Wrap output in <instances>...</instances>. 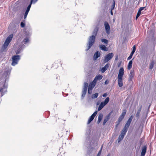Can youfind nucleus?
Listing matches in <instances>:
<instances>
[{
	"mask_svg": "<svg viewBox=\"0 0 156 156\" xmlns=\"http://www.w3.org/2000/svg\"><path fill=\"white\" fill-rule=\"evenodd\" d=\"M98 27H96L93 32V34L94 35H92L90 37L88 43L87 44L88 48L86 50L87 51L89 49L94 43L95 38V36L96 35L98 31Z\"/></svg>",
	"mask_w": 156,
	"mask_h": 156,
	"instance_id": "nucleus-1",
	"label": "nucleus"
},
{
	"mask_svg": "<svg viewBox=\"0 0 156 156\" xmlns=\"http://www.w3.org/2000/svg\"><path fill=\"white\" fill-rule=\"evenodd\" d=\"M124 74V69L123 67H121L119 71L117 77V80L119 87H122L123 85V77Z\"/></svg>",
	"mask_w": 156,
	"mask_h": 156,
	"instance_id": "nucleus-2",
	"label": "nucleus"
},
{
	"mask_svg": "<svg viewBox=\"0 0 156 156\" xmlns=\"http://www.w3.org/2000/svg\"><path fill=\"white\" fill-rule=\"evenodd\" d=\"M13 34H11L7 38L2 46V50H4L7 48L9 43L12 40L13 37Z\"/></svg>",
	"mask_w": 156,
	"mask_h": 156,
	"instance_id": "nucleus-3",
	"label": "nucleus"
},
{
	"mask_svg": "<svg viewBox=\"0 0 156 156\" xmlns=\"http://www.w3.org/2000/svg\"><path fill=\"white\" fill-rule=\"evenodd\" d=\"M20 59V56L19 55H14L12 57V62L11 65L15 66L18 63V62Z\"/></svg>",
	"mask_w": 156,
	"mask_h": 156,
	"instance_id": "nucleus-4",
	"label": "nucleus"
},
{
	"mask_svg": "<svg viewBox=\"0 0 156 156\" xmlns=\"http://www.w3.org/2000/svg\"><path fill=\"white\" fill-rule=\"evenodd\" d=\"M114 56L112 53H109L106 55L104 58V63H106L111 59Z\"/></svg>",
	"mask_w": 156,
	"mask_h": 156,
	"instance_id": "nucleus-5",
	"label": "nucleus"
},
{
	"mask_svg": "<svg viewBox=\"0 0 156 156\" xmlns=\"http://www.w3.org/2000/svg\"><path fill=\"white\" fill-rule=\"evenodd\" d=\"M105 29L107 34H108L110 32V27L108 23L107 22L104 23Z\"/></svg>",
	"mask_w": 156,
	"mask_h": 156,
	"instance_id": "nucleus-6",
	"label": "nucleus"
},
{
	"mask_svg": "<svg viewBox=\"0 0 156 156\" xmlns=\"http://www.w3.org/2000/svg\"><path fill=\"white\" fill-rule=\"evenodd\" d=\"M98 111H95L93 114L90 117L89 119H88L87 124H89L94 119L95 116L97 114Z\"/></svg>",
	"mask_w": 156,
	"mask_h": 156,
	"instance_id": "nucleus-7",
	"label": "nucleus"
},
{
	"mask_svg": "<svg viewBox=\"0 0 156 156\" xmlns=\"http://www.w3.org/2000/svg\"><path fill=\"white\" fill-rule=\"evenodd\" d=\"M126 109H124L123 110L121 115H120L118 121L119 122H121L122 119H123L126 115Z\"/></svg>",
	"mask_w": 156,
	"mask_h": 156,
	"instance_id": "nucleus-8",
	"label": "nucleus"
},
{
	"mask_svg": "<svg viewBox=\"0 0 156 156\" xmlns=\"http://www.w3.org/2000/svg\"><path fill=\"white\" fill-rule=\"evenodd\" d=\"M7 86L5 85V83H4L3 87L0 89V92L2 93V96L3 95L4 93L7 91Z\"/></svg>",
	"mask_w": 156,
	"mask_h": 156,
	"instance_id": "nucleus-9",
	"label": "nucleus"
},
{
	"mask_svg": "<svg viewBox=\"0 0 156 156\" xmlns=\"http://www.w3.org/2000/svg\"><path fill=\"white\" fill-rule=\"evenodd\" d=\"M147 151V147L145 146L143 147L140 156H144Z\"/></svg>",
	"mask_w": 156,
	"mask_h": 156,
	"instance_id": "nucleus-10",
	"label": "nucleus"
},
{
	"mask_svg": "<svg viewBox=\"0 0 156 156\" xmlns=\"http://www.w3.org/2000/svg\"><path fill=\"white\" fill-rule=\"evenodd\" d=\"M128 128L129 127H126L125 126L123 128L121 131V134L125 136L126 133Z\"/></svg>",
	"mask_w": 156,
	"mask_h": 156,
	"instance_id": "nucleus-11",
	"label": "nucleus"
},
{
	"mask_svg": "<svg viewBox=\"0 0 156 156\" xmlns=\"http://www.w3.org/2000/svg\"><path fill=\"white\" fill-rule=\"evenodd\" d=\"M103 78V76L101 75H98L95 77L94 80H93L94 82L96 83L97 81L98 80H101Z\"/></svg>",
	"mask_w": 156,
	"mask_h": 156,
	"instance_id": "nucleus-12",
	"label": "nucleus"
},
{
	"mask_svg": "<svg viewBox=\"0 0 156 156\" xmlns=\"http://www.w3.org/2000/svg\"><path fill=\"white\" fill-rule=\"evenodd\" d=\"M109 65L110 64L108 63L104 67H102L101 69V72L102 73H104L106 70H107L108 68L109 67Z\"/></svg>",
	"mask_w": 156,
	"mask_h": 156,
	"instance_id": "nucleus-13",
	"label": "nucleus"
},
{
	"mask_svg": "<svg viewBox=\"0 0 156 156\" xmlns=\"http://www.w3.org/2000/svg\"><path fill=\"white\" fill-rule=\"evenodd\" d=\"M96 84V83L95 82H94V81H93L91 83H90L89 84V85L88 88L92 90L93 88L95 86Z\"/></svg>",
	"mask_w": 156,
	"mask_h": 156,
	"instance_id": "nucleus-14",
	"label": "nucleus"
},
{
	"mask_svg": "<svg viewBox=\"0 0 156 156\" xmlns=\"http://www.w3.org/2000/svg\"><path fill=\"white\" fill-rule=\"evenodd\" d=\"M100 53L98 51H97L94 54V60H96L100 56Z\"/></svg>",
	"mask_w": 156,
	"mask_h": 156,
	"instance_id": "nucleus-15",
	"label": "nucleus"
},
{
	"mask_svg": "<svg viewBox=\"0 0 156 156\" xmlns=\"http://www.w3.org/2000/svg\"><path fill=\"white\" fill-rule=\"evenodd\" d=\"M105 105H106L103 101L102 102L99 106L98 108V111L101 110Z\"/></svg>",
	"mask_w": 156,
	"mask_h": 156,
	"instance_id": "nucleus-16",
	"label": "nucleus"
},
{
	"mask_svg": "<svg viewBox=\"0 0 156 156\" xmlns=\"http://www.w3.org/2000/svg\"><path fill=\"white\" fill-rule=\"evenodd\" d=\"M103 117V115L102 114H100L99 115L98 117V120L97 121V123L99 124L101 122Z\"/></svg>",
	"mask_w": 156,
	"mask_h": 156,
	"instance_id": "nucleus-17",
	"label": "nucleus"
},
{
	"mask_svg": "<svg viewBox=\"0 0 156 156\" xmlns=\"http://www.w3.org/2000/svg\"><path fill=\"white\" fill-rule=\"evenodd\" d=\"M99 47L101 49L104 51H107L108 50L107 47L104 45H100Z\"/></svg>",
	"mask_w": 156,
	"mask_h": 156,
	"instance_id": "nucleus-18",
	"label": "nucleus"
},
{
	"mask_svg": "<svg viewBox=\"0 0 156 156\" xmlns=\"http://www.w3.org/2000/svg\"><path fill=\"white\" fill-rule=\"evenodd\" d=\"M133 64V62L132 60H130L129 61L128 66H127V69L128 70H130L132 68Z\"/></svg>",
	"mask_w": 156,
	"mask_h": 156,
	"instance_id": "nucleus-19",
	"label": "nucleus"
},
{
	"mask_svg": "<svg viewBox=\"0 0 156 156\" xmlns=\"http://www.w3.org/2000/svg\"><path fill=\"white\" fill-rule=\"evenodd\" d=\"M88 84L87 83H84L83 88V91H87Z\"/></svg>",
	"mask_w": 156,
	"mask_h": 156,
	"instance_id": "nucleus-20",
	"label": "nucleus"
},
{
	"mask_svg": "<svg viewBox=\"0 0 156 156\" xmlns=\"http://www.w3.org/2000/svg\"><path fill=\"white\" fill-rule=\"evenodd\" d=\"M141 108H142V107L140 106V107L138 109L137 111V112L136 115V116L137 117H138L139 116L140 114V112L141 111Z\"/></svg>",
	"mask_w": 156,
	"mask_h": 156,
	"instance_id": "nucleus-21",
	"label": "nucleus"
},
{
	"mask_svg": "<svg viewBox=\"0 0 156 156\" xmlns=\"http://www.w3.org/2000/svg\"><path fill=\"white\" fill-rule=\"evenodd\" d=\"M124 136L122 135L121 134L119 136L118 139V142H120L124 138Z\"/></svg>",
	"mask_w": 156,
	"mask_h": 156,
	"instance_id": "nucleus-22",
	"label": "nucleus"
},
{
	"mask_svg": "<svg viewBox=\"0 0 156 156\" xmlns=\"http://www.w3.org/2000/svg\"><path fill=\"white\" fill-rule=\"evenodd\" d=\"M154 63L155 62L154 61H152L150 63L149 66V68L150 69H152L153 68Z\"/></svg>",
	"mask_w": 156,
	"mask_h": 156,
	"instance_id": "nucleus-23",
	"label": "nucleus"
},
{
	"mask_svg": "<svg viewBox=\"0 0 156 156\" xmlns=\"http://www.w3.org/2000/svg\"><path fill=\"white\" fill-rule=\"evenodd\" d=\"M115 1L113 0V3L112 6L111 10V14L112 15H113L112 10L114 8L115 6Z\"/></svg>",
	"mask_w": 156,
	"mask_h": 156,
	"instance_id": "nucleus-24",
	"label": "nucleus"
},
{
	"mask_svg": "<svg viewBox=\"0 0 156 156\" xmlns=\"http://www.w3.org/2000/svg\"><path fill=\"white\" fill-rule=\"evenodd\" d=\"M131 121L132 120L129 119L125 126L126 127H129Z\"/></svg>",
	"mask_w": 156,
	"mask_h": 156,
	"instance_id": "nucleus-25",
	"label": "nucleus"
},
{
	"mask_svg": "<svg viewBox=\"0 0 156 156\" xmlns=\"http://www.w3.org/2000/svg\"><path fill=\"white\" fill-rule=\"evenodd\" d=\"M110 116V115H108V117H107L106 118H105L104 119V122H103V124L104 125L106 123V122L108 120Z\"/></svg>",
	"mask_w": 156,
	"mask_h": 156,
	"instance_id": "nucleus-26",
	"label": "nucleus"
},
{
	"mask_svg": "<svg viewBox=\"0 0 156 156\" xmlns=\"http://www.w3.org/2000/svg\"><path fill=\"white\" fill-rule=\"evenodd\" d=\"M133 76V71H131L130 72V74L129 75V80H132Z\"/></svg>",
	"mask_w": 156,
	"mask_h": 156,
	"instance_id": "nucleus-27",
	"label": "nucleus"
},
{
	"mask_svg": "<svg viewBox=\"0 0 156 156\" xmlns=\"http://www.w3.org/2000/svg\"><path fill=\"white\" fill-rule=\"evenodd\" d=\"M109 101V98L107 97L105 100L104 101H103L106 105H107Z\"/></svg>",
	"mask_w": 156,
	"mask_h": 156,
	"instance_id": "nucleus-28",
	"label": "nucleus"
},
{
	"mask_svg": "<svg viewBox=\"0 0 156 156\" xmlns=\"http://www.w3.org/2000/svg\"><path fill=\"white\" fill-rule=\"evenodd\" d=\"M98 96V93H96L92 95V99L96 98H97Z\"/></svg>",
	"mask_w": 156,
	"mask_h": 156,
	"instance_id": "nucleus-29",
	"label": "nucleus"
},
{
	"mask_svg": "<svg viewBox=\"0 0 156 156\" xmlns=\"http://www.w3.org/2000/svg\"><path fill=\"white\" fill-rule=\"evenodd\" d=\"M141 11H140L139 10L138 11V12H137V14L136 15V20H137V19L140 16V14H141Z\"/></svg>",
	"mask_w": 156,
	"mask_h": 156,
	"instance_id": "nucleus-30",
	"label": "nucleus"
},
{
	"mask_svg": "<svg viewBox=\"0 0 156 156\" xmlns=\"http://www.w3.org/2000/svg\"><path fill=\"white\" fill-rule=\"evenodd\" d=\"M101 41L105 44H107L108 43V41L106 39H101Z\"/></svg>",
	"mask_w": 156,
	"mask_h": 156,
	"instance_id": "nucleus-31",
	"label": "nucleus"
},
{
	"mask_svg": "<svg viewBox=\"0 0 156 156\" xmlns=\"http://www.w3.org/2000/svg\"><path fill=\"white\" fill-rule=\"evenodd\" d=\"M102 147H103V146H102L101 148V150H100V151H99V152H98L97 155V156H99L101 154V151H102Z\"/></svg>",
	"mask_w": 156,
	"mask_h": 156,
	"instance_id": "nucleus-32",
	"label": "nucleus"
},
{
	"mask_svg": "<svg viewBox=\"0 0 156 156\" xmlns=\"http://www.w3.org/2000/svg\"><path fill=\"white\" fill-rule=\"evenodd\" d=\"M86 92L87 91H82V97H83V98L84 97L86 94Z\"/></svg>",
	"mask_w": 156,
	"mask_h": 156,
	"instance_id": "nucleus-33",
	"label": "nucleus"
},
{
	"mask_svg": "<svg viewBox=\"0 0 156 156\" xmlns=\"http://www.w3.org/2000/svg\"><path fill=\"white\" fill-rule=\"evenodd\" d=\"M25 23L23 22H21L20 23V26L22 27H23L25 26Z\"/></svg>",
	"mask_w": 156,
	"mask_h": 156,
	"instance_id": "nucleus-34",
	"label": "nucleus"
},
{
	"mask_svg": "<svg viewBox=\"0 0 156 156\" xmlns=\"http://www.w3.org/2000/svg\"><path fill=\"white\" fill-rule=\"evenodd\" d=\"M136 47H135V45H134L133 47V50H132V51L133 52H135V51H136Z\"/></svg>",
	"mask_w": 156,
	"mask_h": 156,
	"instance_id": "nucleus-35",
	"label": "nucleus"
},
{
	"mask_svg": "<svg viewBox=\"0 0 156 156\" xmlns=\"http://www.w3.org/2000/svg\"><path fill=\"white\" fill-rule=\"evenodd\" d=\"M28 13V12H25V14H24V19H25L26 18Z\"/></svg>",
	"mask_w": 156,
	"mask_h": 156,
	"instance_id": "nucleus-36",
	"label": "nucleus"
},
{
	"mask_svg": "<svg viewBox=\"0 0 156 156\" xmlns=\"http://www.w3.org/2000/svg\"><path fill=\"white\" fill-rule=\"evenodd\" d=\"M28 41L29 39L28 38H25L24 40V41L26 43H27V42H28Z\"/></svg>",
	"mask_w": 156,
	"mask_h": 156,
	"instance_id": "nucleus-37",
	"label": "nucleus"
},
{
	"mask_svg": "<svg viewBox=\"0 0 156 156\" xmlns=\"http://www.w3.org/2000/svg\"><path fill=\"white\" fill-rule=\"evenodd\" d=\"M92 89L88 88V93L89 94H91L92 93Z\"/></svg>",
	"mask_w": 156,
	"mask_h": 156,
	"instance_id": "nucleus-38",
	"label": "nucleus"
},
{
	"mask_svg": "<svg viewBox=\"0 0 156 156\" xmlns=\"http://www.w3.org/2000/svg\"><path fill=\"white\" fill-rule=\"evenodd\" d=\"M38 0H31V2L33 4L35 3Z\"/></svg>",
	"mask_w": 156,
	"mask_h": 156,
	"instance_id": "nucleus-39",
	"label": "nucleus"
},
{
	"mask_svg": "<svg viewBox=\"0 0 156 156\" xmlns=\"http://www.w3.org/2000/svg\"><path fill=\"white\" fill-rule=\"evenodd\" d=\"M145 8V7H140L139 10L141 11L142 10H144V9Z\"/></svg>",
	"mask_w": 156,
	"mask_h": 156,
	"instance_id": "nucleus-40",
	"label": "nucleus"
},
{
	"mask_svg": "<svg viewBox=\"0 0 156 156\" xmlns=\"http://www.w3.org/2000/svg\"><path fill=\"white\" fill-rule=\"evenodd\" d=\"M132 56L130 55L129 56V57L127 58V60H129L132 58Z\"/></svg>",
	"mask_w": 156,
	"mask_h": 156,
	"instance_id": "nucleus-41",
	"label": "nucleus"
},
{
	"mask_svg": "<svg viewBox=\"0 0 156 156\" xmlns=\"http://www.w3.org/2000/svg\"><path fill=\"white\" fill-rule=\"evenodd\" d=\"M108 83H109V81L108 80H106L105 82V84L106 85H107V84H108Z\"/></svg>",
	"mask_w": 156,
	"mask_h": 156,
	"instance_id": "nucleus-42",
	"label": "nucleus"
},
{
	"mask_svg": "<svg viewBox=\"0 0 156 156\" xmlns=\"http://www.w3.org/2000/svg\"><path fill=\"white\" fill-rule=\"evenodd\" d=\"M108 94L107 93H105L103 95V97H106L107 96Z\"/></svg>",
	"mask_w": 156,
	"mask_h": 156,
	"instance_id": "nucleus-43",
	"label": "nucleus"
},
{
	"mask_svg": "<svg viewBox=\"0 0 156 156\" xmlns=\"http://www.w3.org/2000/svg\"><path fill=\"white\" fill-rule=\"evenodd\" d=\"M32 3L31 2H30V4L27 7V8H29V9H30V7H31V4Z\"/></svg>",
	"mask_w": 156,
	"mask_h": 156,
	"instance_id": "nucleus-44",
	"label": "nucleus"
},
{
	"mask_svg": "<svg viewBox=\"0 0 156 156\" xmlns=\"http://www.w3.org/2000/svg\"><path fill=\"white\" fill-rule=\"evenodd\" d=\"M30 9H29V8H27L26 12H29V11H30Z\"/></svg>",
	"mask_w": 156,
	"mask_h": 156,
	"instance_id": "nucleus-45",
	"label": "nucleus"
},
{
	"mask_svg": "<svg viewBox=\"0 0 156 156\" xmlns=\"http://www.w3.org/2000/svg\"><path fill=\"white\" fill-rule=\"evenodd\" d=\"M133 115H131V116L129 118V119H130L132 121V120L133 119Z\"/></svg>",
	"mask_w": 156,
	"mask_h": 156,
	"instance_id": "nucleus-46",
	"label": "nucleus"
},
{
	"mask_svg": "<svg viewBox=\"0 0 156 156\" xmlns=\"http://www.w3.org/2000/svg\"><path fill=\"white\" fill-rule=\"evenodd\" d=\"M133 115H131V116L129 118V119H130L132 121V120L133 119Z\"/></svg>",
	"mask_w": 156,
	"mask_h": 156,
	"instance_id": "nucleus-47",
	"label": "nucleus"
},
{
	"mask_svg": "<svg viewBox=\"0 0 156 156\" xmlns=\"http://www.w3.org/2000/svg\"><path fill=\"white\" fill-rule=\"evenodd\" d=\"M134 52H132V51L130 55H131L132 56H133V54H134Z\"/></svg>",
	"mask_w": 156,
	"mask_h": 156,
	"instance_id": "nucleus-48",
	"label": "nucleus"
},
{
	"mask_svg": "<svg viewBox=\"0 0 156 156\" xmlns=\"http://www.w3.org/2000/svg\"><path fill=\"white\" fill-rule=\"evenodd\" d=\"M118 59V56H117L116 58H115V60H117Z\"/></svg>",
	"mask_w": 156,
	"mask_h": 156,
	"instance_id": "nucleus-49",
	"label": "nucleus"
},
{
	"mask_svg": "<svg viewBox=\"0 0 156 156\" xmlns=\"http://www.w3.org/2000/svg\"><path fill=\"white\" fill-rule=\"evenodd\" d=\"M120 64H121V63L118 64V67H119L120 66Z\"/></svg>",
	"mask_w": 156,
	"mask_h": 156,
	"instance_id": "nucleus-50",
	"label": "nucleus"
},
{
	"mask_svg": "<svg viewBox=\"0 0 156 156\" xmlns=\"http://www.w3.org/2000/svg\"><path fill=\"white\" fill-rule=\"evenodd\" d=\"M107 156H110V154H108Z\"/></svg>",
	"mask_w": 156,
	"mask_h": 156,
	"instance_id": "nucleus-51",
	"label": "nucleus"
},
{
	"mask_svg": "<svg viewBox=\"0 0 156 156\" xmlns=\"http://www.w3.org/2000/svg\"><path fill=\"white\" fill-rule=\"evenodd\" d=\"M19 53V52H16V54H18Z\"/></svg>",
	"mask_w": 156,
	"mask_h": 156,
	"instance_id": "nucleus-52",
	"label": "nucleus"
}]
</instances>
